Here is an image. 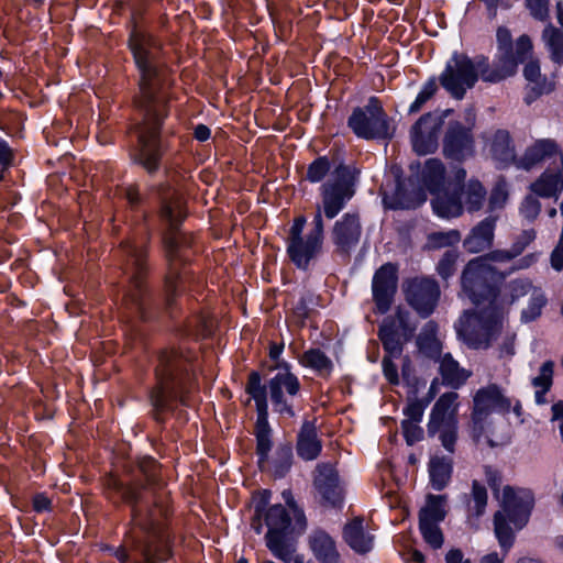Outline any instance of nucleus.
Masks as SVG:
<instances>
[{"mask_svg": "<svg viewBox=\"0 0 563 563\" xmlns=\"http://www.w3.org/2000/svg\"><path fill=\"white\" fill-rule=\"evenodd\" d=\"M103 494L114 505L131 508L134 528L115 550L121 563H165L173 556L174 539L166 525L170 514L161 464L151 456L139 460L131 473L107 474L102 478Z\"/></svg>", "mask_w": 563, "mask_h": 563, "instance_id": "f257e3e1", "label": "nucleus"}, {"mask_svg": "<svg viewBox=\"0 0 563 563\" xmlns=\"http://www.w3.org/2000/svg\"><path fill=\"white\" fill-rule=\"evenodd\" d=\"M128 44L139 71L133 104L142 115L136 125L137 143L132 159L154 175L166 152L161 133L169 115L170 71L164 59L163 45L153 34L133 27Z\"/></svg>", "mask_w": 563, "mask_h": 563, "instance_id": "f03ea898", "label": "nucleus"}, {"mask_svg": "<svg viewBox=\"0 0 563 563\" xmlns=\"http://www.w3.org/2000/svg\"><path fill=\"white\" fill-rule=\"evenodd\" d=\"M157 190L161 196L159 217L168 224L164 234L168 265L164 294L165 305L169 310L191 279V272L186 266V262L188 261L187 251L192 245L194 236L180 231V224L187 217L181 196L176 191L169 192V187L165 184H161Z\"/></svg>", "mask_w": 563, "mask_h": 563, "instance_id": "7ed1b4c3", "label": "nucleus"}, {"mask_svg": "<svg viewBox=\"0 0 563 563\" xmlns=\"http://www.w3.org/2000/svg\"><path fill=\"white\" fill-rule=\"evenodd\" d=\"M155 379L148 393L155 421L163 423L165 416L173 412L178 404L185 407L192 405L190 395L196 389V378L189 357L181 350L166 349L158 354Z\"/></svg>", "mask_w": 563, "mask_h": 563, "instance_id": "20e7f679", "label": "nucleus"}, {"mask_svg": "<svg viewBox=\"0 0 563 563\" xmlns=\"http://www.w3.org/2000/svg\"><path fill=\"white\" fill-rule=\"evenodd\" d=\"M485 482L492 489L495 498L499 499L500 509L493 516L494 533L499 547L505 553L514 547L516 531L523 529L530 519L534 507V496L531 490L503 487V474L492 465H484Z\"/></svg>", "mask_w": 563, "mask_h": 563, "instance_id": "39448f33", "label": "nucleus"}, {"mask_svg": "<svg viewBox=\"0 0 563 563\" xmlns=\"http://www.w3.org/2000/svg\"><path fill=\"white\" fill-rule=\"evenodd\" d=\"M517 71V63L510 53L504 54L490 65L488 57L475 58L464 53H454L439 77L442 88L455 100L464 99L481 78L486 82H499Z\"/></svg>", "mask_w": 563, "mask_h": 563, "instance_id": "423d86ee", "label": "nucleus"}, {"mask_svg": "<svg viewBox=\"0 0 563 563\" xmlns=\"http://www.w3.org/2000/svg\"><path fill=\"white\" fill-rule=\"evenodd\" d=\"M272 493L264 489L258 494V499L254 506V515L251 519V527L257 533H262L263 527H267L265 542L272 554L289 563L291 561L292 549L288 543V538L292 533H302L296 527V519L288 509L282 504L269 506Z\"/></svg>", "mask_w": 563, "mask_h": 563, "instance_id": "0eeeda50", "label": "nucleus"}, {"mask_svg": "<svg viewBox=\"0 0 563 563\" xmlns=\"http://www.w3.org/2000/svg\"><path fill=\"white\" fill-rule=\"evenodd\" d=\"M510 397L506 395L505 389L496 383H490L478 388L473 395L467 431L474 443L481 444L484 440L486 444L494 449L503 445L505 442H497L486 434L489 423V417L493 412L506 416L510 412Z\"/></svg>", "mask_w": 563, "mask_h": 563, "instance_id": "6e6552de", "label": "nucleus"}, {"mask_svg": "<svg viewBox=\"0 0 563 563\" xmlns=\"http://www.w3.org/2000/svg\"><path fill=\"white\" fill-rule=\"evenodd\" d=\"M126 254V269L130 272V289L124 296L125 308L143 321L148 320L146 312L150 295L146 286L148 274L146 241H126L121 243Z\"/></svg>", "mask_w": 563, "mask_h": 563, "instance_id": "1a4fd4ad", "label": "nucleus"}, {"mask_svg": "<svg viewBox=\"0 0 563 563\" xmlns=\"http://www.w3.org/2000/svg\"><path fill=\"white\" fill-rule=\"evenodd\" d=\"M504 309L501 305L481 306L465 312L457 328L459 336L474 350H486L503 330Z\"/></svg>", "mask_w": 563, "mask_h": 563, "instance_id": "9d476101", "label": "nucleus"}, {"mask_svg": "<svg viewBox=\"0 0 563 563\" xmlns=\"http://www.w3.org/2000/svg\"><path fill=\"white\" fill-rule=\"evenodd\" d=\"M506 274L494 266H485L483 260H471L464 267L461 276L463 292L476 306L501 305L499 300V284Z\"/></svg>", "mask_w": 563, "mask_h": 563, "instance_id": "9b49d317", "label": "nucleus"}, {"mask_svg": "<svg viewBox=\"0 0 563 563\" xmlns=\"http://www.w3.org/2000/svg\"><path fill=\"white\" fill-rule=\"evenodd\" d=\"M307 219L300 214L294 218L287 236V255L297 268L306 271L309 264L322 250L324 239V222L321 210H316L312 229L303 238L302 232Z\"/></svg>", "mask_w": 563, "mask_h": 563, "instance_id": "f8f14e48", "label": "nucleus"}, {"mask_svg": "<svg viewBox=\"0 0 563 563\" xmlns=\"http://www.w3.org/2000/svg\"><path fill=\"white\" fill-rule=\"evenodd\" d=\"M347 126L358 137L367 141L390 140L394 135L390 118L382 101L373 96L363 107L353 109Z\"/></svg>", "mask_w": 563, "mask_h": 563, "instance_id": "ddd939ff", "label": "nucleus"}, {"mask_svg": "<svg viewBox=\"0 0 563 563\" xmlns=\"http://www.w3.org/2000/svg\"><path fill=\"white\" fill-rule=\"evenodd\" d=\"M356 176L354 170L343 163L339 164L329 178L320 187L321 216L327 219H334L355 195Z\"/></svg>", "mask_w": 563, "mask_h": 563, "instance_id": "4468645a", "label": "nucleus"}, {"mask_svg": "<svg viewBox=\"0 0 563 563\" xmlns=\"http://www.w3.org/2000/svg\"><path fill=\"white\" fill-rule=\"evenodd\" d=\"M253 434L256 440L255 453L260 471L268 473L275 478L286 476L294 462L291 443H279L271 455L273 448V429L271 426L253 430Z\"/></svg>", "mask_w": 563, "mask_h": 563, "instance_id": "2eb2a0df", "label": "nucleus"}, {"mask_svg": "<svg viewBox=\"0 0 563 563\" xmlns=\"http://www.w3.org/2000/svg\"><path fill=\"white\" fill-rule=\"evenodd\" d=\"M410 312L398 306L393 314L385 317L378 328V339L384 351L398 358L404 352L405 345L413 338L416 324L411 322Z\"/></svg>", "mask_w": 563, "mask_h": 563, "instance_id": "dca6fc26", "label": "nucleus"}, {"mask_svg": "<svg viewBox=\"0 0 563 563\" xmlns=\"http://www.w3.org/2000/svg\"><path fill=\"white\" fill-rule=\"evenodd\" d=\"M406 302L422 318H429L437 309L441 288L439 283L430 276H415L406 278L401 285Z\"/></svg>", "mask_w": 563, "mask_h": 563, "instance_id": "f3484780", "label": "nucleus"}, {"mask_svg": "<svg viewBox=\"0 0 563 563\" xmlns=\"http://www.w3.org/2000/svg\"><path fill=\"white\" fill-rule=\"evenodd\" d=\"M338 460L317 463L312 472V483L320 494L323 505L340 507L344 500V488L338 470Z\"/></svg>", "mask_w": 563, "mask_h": 563, "instance_id": "a211bd4d", "label": "nucleus"}, {"mask_svg": "<svg viewBox=\"0 0 563 563\" xmlns=\"http://www.w3.org/2000/svg\"><path fill=\"white\" fill-rule=\"evenodd\" d=\"M277 368L284 371L277 373L268 382V389L272 404L275 408V411H277L278 413L287 415L288 417H294L295 411L292 409V406L287 401L283 389H285L286 394L289 397H294L300 391V382L298 377L290 372L288 363L277 362L274 366L269 367V371Z\"/></svg>", "mask_w": 563, "mask_h": 563, "instance_id": "6ab92c4d", "label": "nucleus"}, {"mask_svg": "<svg viewBox=\"0 0 563 563\" xmlns=\"http://www.w3.org/2000/svg\"><path fill=\"white\" fill-rule=\"evenodd\" d=\"M398 285V268L393 263L382 265L372 280L375 312L385 314L391 308Z\"/></svg>", "mask_w": 563, "mask_h": 563, "instance_id": "aec40b11", "label": "nucleus"}, {"mask_svg": "<svg viewBox=\"0 0 563 563\" xmlns=\"http://www.w3.org/2000/svg\"><path fill=\"white\" fill-rule=\"evenodd\" d=\"M474 147L475 140L472 129L459 121L450 122L442 144L444 157L461 163L474 154Z\"/></svg>", "mask_w": 563, "mask_h": 563, "instance_id": "412c9836", "label": "nucleus"}, {"mask_svg": "<svg viewBox=\"0 0 563 563\" xmlns=\"http://www.w3.org/2000/svg\"><path fill=\"white\" fill-rule=\"evenodd\" d=\"M362 232L360 213L346 212L334 222L331 239L339 253L349 254L360 243Z\"/></svg>", "mask_w": 563, "mask_h": 563, "instance_id": "4be33fe9", "label": "nucleus"}, {"mask_svg": "<svg viewBox=\"0 0 563 563\" xmlns=\"http://www.w3.org/2000/svg\"><path fill=\"white\" fill-rule=\"evenodd\" d=\"M442 121L432 113H426L411 128V142L413 150L426 155L433 153L438 147V133Z\"/></svg>", "mask_w": 563, "mask_h": 563, "instance_id": "5701e85b", "label": "nucleus"}, {"mask_svg": "<svg viewBox=\"0 0 563 563\" xmlns=\"http://www.w3.org/2000/svg\"><path fill=\"white\" fill-rule=\"evenodd\" d=\"M459 394L455 391H446L442 394L430 413L428 422V433L430 437L437 434V431L442 426L459 423L457 421V407H459Z\"/></svg>", "mask_w": 563, "mask_h": 563, "instance_id": "b1692460", "label": "nucleus"}, {"mask_svg": "<svg viewBox=\"0 0 563 563\" xmlns=\"http://www.w3.org/2000/svg\"><path fill=\"white\" fill-rule=\"evenodd\" d=\"M499 216L489 214L472 228L463 241V246L468 253H481L494 244L495 229Z\"/></svg>", "mask_w": 563, "mask_h": 563, "instance_id": "393cba45", "label": "nucleus"}, {"mask_svg": "<svg viewBox=\"0 0 563 563\" xmlns=\"http://www.w3.org/2000/svg\"><path fill=\"white\" fill-rule=\"evenodd\" d=\"M553 157H559L560 163H563V153L560 145L552 139H540L526 148L523 155L518 161V167L530 170Z\"/></svg>", "mask_w": 563, "mask_h": 563, "instance_id": "a878e982", "label": "nucleus"}, {"mask_svg": "<svg viewBox=\"0 0 563 563\" xmlns=\"http://www.w3.org/2000/svg\"><path fill=\"white\" fill-rule=\"evenodd\" d=\"M383 202L387 209H416L427 200L422 188L408 190L406 185L399 180L395 183L393 191H383Z\"/></svg>", "mask_w": 563, "mask_h": 563, "instance_id": "bb28decb", "label": "nucleus"}, {"mask_svg": "<svg viewBox=\"0 0 563 563\" xmlns=\"http://www.w3.org/2000/svg\"><path fill=\"white\" fill-rule=\"evenodd\" d=\"M245 391L254 399L256 405L257 418L254 424V430L269 427L267 387L262 384V378L258 372L253 371L249 374Z\"/></svg>", "mask_w": 563, "mask_h": 563, "instance_id": "cd10ccee", "label": "nucleus"}, {"mask_svg": "<svg viewBox=\"0 0 563 563\" xmlns=\"http://www.w3.org/2000/svg\"><path fill=\"white\" fill-rule=\"evenodd\" d=\"M343 539L358 554H366L374 547L375 537L365 529L364 518L355 517L345 523Z\"/></svg>", "mask_w": 563, "mask_h": 563, "instance_id": "c85d7f7f", "label": "nucleus"}, {"mask_svg": "<svg viewBox=\"0 0 563 563\" xmlns=\"http://www.w3.org/2000/svg\"><path fill=\"white\" fill-rule=\"evenodd\" d=\"M529 190L537 197L556 199L563 190V163L556 169H545L533 183Z\"/></svg>", "mask_w": 563, "mask_h": 563, "instance_id": "c756f323", "label": "nucleus"}, {"mask_svg": "<svg viewBox=\"0 0 563 563\" xmlns=\"http://www.w3.org/2000/svg\"><path fill=\"white\" fill-rule=\"evenodd\" d=\"M439 324L429 320L423 324L416 338L418 353L430 361H438L443 354V343L438 336Z\"/></svg>", "mask_w": 563, "mask_h": 563, "instance_id": "7c9ffc66", "label": "nucleus"}, {"mask_svg": "<svg viewBox=\"0 0 563 563\" xmlns=\"http://www.w3.org/2000/svg\"><path fill=\"white\" fill-rule=\"evenodd\" d=\"M523 76L529 82L530 92L526 97L528 103L536 100L542 95H548L555 89L554 78H549L541 74L540 63L538 59H530L523 68Z\"/></svg>", "mask_w": 563, "mask_h": 563, "instance_id": "2f4dec72", "label": "nucleus"}, {"mask_svg": "<svg viewBox=\"0 0 563 563\" xmlns=\"http://www.w3.org/2000/svg\"><path fill=\"white\" fill-rule=\"evenodd\" d=\"M296 450L303 461H313L321 454L322 441L313 421H303L297 434Z\"/></svg>", "mask_w": 563, "mask_h": 563, "instance_id": "473e14b6", "label": "nucleus"}, {"mask_svg": "<svg viewBox=\"0 0 563 563\" xmlns=\"http://www.w3.org/2000/svg\"><path fill=\"white\" fill-rule=\"evenodd\" d=\"M435 362L439 363V375L442 384L450 388H461L473 375L472 371L462 367L451 353L443 354Z\"/></svg>", "mask_w": 563, "mask_h": 563, "instance_id": "72a5a7b5", "label": "nucleus"}, {"mask_svg": "<svg viewBox=\"0 0 563 563\" xmlns=\"http://www.w3.org/2000/svg\"><path fill=\"white\" fill-rule=\"evenodd\" d=\"M309 547L321 563H339L340 554L335 541L324 530H314L309 537Z\"/></svg>", "mask_w": 563, "mask_h": 563, "instance_id": "f704fd0d", "label": "nucleus"}, {"mask_svg": "<svg viewBox=\"0 0 563 563\" xmlns=\"http://www.w3.org/2000/svg\"><path fill=\"white\" fill-rule=\"evenodd\" d=\"M463 203V211L475 213L483 209L487 199V190L478 179H470L457 190Z\"/></svg>", "mask_w": 563, "mask_h": 563, "instance_id": "c9c22d12", "label": "nucleus"}, {"mask_svg": "<svg viewBox=\"0 0 563 563\" xmlns=\"http://www.w3.org/2000/svg\"><path fill=\"white\" fill-rule=\"evenodd\" d=\"M434 198L431 201L433 211L441 218L451 219L457 218L463 214V203L457 190L449 191L441 189L433 194Z\"/></svg>", "mask_w": 563, "mask_h": 563, "instance_id": "e433bc0d", "label": "nucleus"}, {"mask_svg": "<svg viewBox=\"0 0 563 563\" xmlns=\"http://www.w3.org/2000/svg\"><path fill=\"white\" fill-rule=\"evenodd\" d=\"M430 484L433 489H444L452 478L453 459L445 455H433L428 464Z\"/></svg>", "mask_w": 563, "mask_h": 563, "instance_id": "4c0bfd02", "label": "nucleus"}, {"mask_svg": "<svg viewBox=\"0 0 563 563\" xmlns=\"http://www.w3.org/2000/svg\"><path fill=\"white\" fill-rule=\"evenodd\" d=\"M467 517L479 519L486 512L488 493L486 486L478 479H473L471 492L465 496Z\"/></svg>", "mask_w": 563, "mask_h": 563, "instance_id": "58836bf2", "label": "nucleus"}, {"mask_svg": "<svg viewBox=\"0 0 563 563\" xmlns=\"http://www.w3.org/2000/svg\"><path fill=\"white\" fill-rule=\"evenodd\" d=\"M446 495H427L426 505L419 510V523H440L448 514Z\"/></svg>", "mask_w": 563, "mask_h": 563, "instance_id": "ea45409f", "label": "nucleus"}, {"mask_svg": "<svg viewBox=\"0 0 563 563\" xmlns=\"http://www.w3.org/2000/svg\"><path fill=\"white\" fill-rule=\"evenodd\" d=\"M299 363L308 368H311L322 377H329L333 369V363L331 358L320 349H309L305 351Z\"/></svg>", "mask_w": 563, "mask_h": 563, "instance_id": "a19ab883", "label": "nucleus"}, {"mask_svg": "<svg viewBox=\"0 0 563 563\" xmlns=\"http://www.w3.org/2000/svg\"><path fill=\"white\" fill-rule=\"evenodd\" d=\"M421 176L426 188L431 194H435L443 187L445 166L438 158H429L424 164Z\"/></svg>", "mask_w": 563, "mask_h": 563, "instance_id": "79ce46f5", "label": "nucleus"}, {"mask_svg": "<svg viewBox=\"0 0 563 563\" xmlns=\"http://www.w3.org/2000/svg\"><path fill=\"white\" fill-rule=\"evenodd\" d=\"M542 41L550 52L551 59L563 65V30L548 23L542 31Z\"/></svg>", "mask_w": 563, "mask_h": 563, "instance_id": "37998d69", "label": "nucleus"}, {"mask_svg": "<svg viewBox=\"0 0 563 563\" xmlns=\"http://www.w3.org/2000/svg\"><path fill=\"white\" fill-rule=\"evenodd\" d=\"M492 153L501 162L515 161V147L507 131L499 130L495 133L492 142Z\"/></svg>", "mask_w": 563, "mask_h": 563, "instance_id": "c03bdc74", "label": "nucleus"}, {"mask_svg": "<svg viewBox=\"0 0 563 563\" xmlns=\"http://www.w3.org/2000/svg\"><path fill=\"white\" fill-rule=\"evenodd\" d=\"M509 198V192L507 189V184L505 180H498L494 187L492 188L489 196L486 200H488V211L490 214H494L495 211L501 210L505 208Z\"/></svg>", "mask_w": 563, "mask_h": 563, "instance_id": "a18cd8bd", "label": "nucleus"}, {"mask_svg": "<svg viewBox=\"0 0 563 563\" xmlns=\"http://www.w3.org/2000/svg\"><path fill=\"white\" fill-rule=\"evenodd\" d=\"M331 162L328 156H319L308 165L306 180L310 183H320L329 174Z\"/></svg>", "mask_w": 563, "mask_h": 563, "instance_id": "49530a36", "label": "nucleus"}, {"mask_svg": "<svg viewBox=\"0 0 563 563\" xmlns=\"http://www.w3.org/2000/svg\"><path fill=\"white\" fill-rule=\"evenodd\" d=\"M461 241V233L459 230H450L446 232H431L428 234V244L432 249H441L452 246Z\"/></svg>", "mask_w": 563, "mask_h": 563, "instance_id": "de8ad7c7", "label": "nucleus"}, {"mask_svg": "<svg viewBox=\"0 0 563 563\" xmlns=\"http://www.w3.org/2000/svg\"><path fill=\"white\" fill-rule=\"evenodd\" d=\"M423 540L432 548L440 549L443 545L444 537L439 523H419Z\"/></svg>", "mask_w": 563, "mask_h": 563, "instance_id": "09e8293b", "label": "nucleus"}, {"mask_svg": "<svg viewBox=\"0 0 563 563\" xmlns=\"http://www.w3.org/2000/svg\"><path fill=\"white\" fill-rule=\"evenodd\" d=\"M438 91V84L435 81V78L429 79L421 91L418 93L416 100L411 103L409 108V113H417L419 112L423 106L431 100Z\"/></svg>", "mask_w": 563, "mask_h": 563, "instance_id": "8fccbe9b", "label": "nucleus"}, {"mask_svg": "<svg viewBox=\"0 0 563 563\" xmlns=\"http://www.w3.org/2000/svg\"><path fill=\"white\" fill-rule=\"evenodd\" d=\"M283 498L286 503L288 511H290L294 519H296V527L299 529V531H305L307 528V518L303 510L297 505L291 490H284Z\"/></svg>", "mask_w": 563, "mask_h": 563, "instance_id": "3c124183", "label": "nucleus"}, {"mask_svg": "<svg viewBox=\"0 0 563 563\" xmlns=\"http://www.w3.org/2000/svg\"><path fill=\"white\" fill-rule=\"evenodd\" d=\"M459 423L442 426L438 431L442 446L451 454L455 452Z\"/></svg>", "mask_w": 563, "mask_h": 563, "instance_id": "603ef678", "label": "nucleus"}, {"mask_svg": "<svg viewBox=\"0 0 563 563\" xmlns=\"http://www.w3.org/2000/svg\"><path fill=\"white\" fill-rule=\"evenodd\" d=\"M459 258V254L455 251H446L437 265L438 274L443 278L448 279L455 273V266Z\"/></svg>", "mask_w": 563, "mask_h": 563, "instance_id": "864d4df0", "label": "nucleus"}, {"mask_svg": "<svg viewBox=\"0 0 563 563\" xmlns=\"http://www.w3.org/2000/svg\"><path fill=\"white\" fill-rule=\"evenodd\" d=\"M553 371L554 362L547 361L540 367L539 375L532 379V386L534 388H547L551 389L553 384Z\"/></svg>", "mask_w": 563, "mask_h": 563, "instance_id": "5fc2aeb1", "label": "nucleus"}, {"mask_svg": "<svg viewBox=\"0 0 563 563\" xmlns=\"http://www.w3.org/2000/svg\"><path fill=\"white\" fill-rule=\"evenodd\" d=\"M538 198L536 195H528L521 203L520 212L530 221L536 220L541 212V203Z\"/></svg>", "mask_w": 563, "mask_h": 563, "instance_id": "6e6d98bb", "label": "nucleus"}, {"mask_svg": "<svg viewBox=\"0 0 563 563\" xmlns=\"http://www.w3.org/2000/svg\"><path fill=\"white\" fill-rule=\"evenodd\" d=\"M537 232L534 229L523 230L510 246L515 257L521 255L525 250L536 240Z\"/></svg>", "mask_w": 563, "mask_h": 563, "instance_id": "4d7b16f0", "label": "nucleus"}, {"mask_svg": "<svg viewBox=\"0 0 563 563\" xmlns=\"http://www.w3.org/2000/svg\"><path fill=\"white\" fill-rule=\"evenodd\" d=\"M311 301L310 296H301L296 305L292 308V317L299 325H305V322L310 314L312 313V309L309 308V302Z\"/></svg>", "mask_w": 563, "mask_h": 563, "instance_id": "13d9d810", "label": "nucleus"}, {"mask_svg": "<svg viewBox=\"0 0 563 563\" xmlns=\"http://www.w3.org/2000/svg\"><path fill=\"white\" fill-rule=\"evenodd\" d=\"M478 260H483L485 266H493L492 263H508L515 257L510 249L508 250H494L484 255L477 256Z\"/></svg>", "mask_w": 563, "mask_h": 563, "instance_id": "bf43d9fd", "label": "nucleus"}, {"mask_svg": "<svg viewBox=\"0 0 563 563\" xmlns=\"http://www.w3.org/2000/svg\"><path fill=\"white\" fill-rule=\"evenodd\" d=\"M549 2L550 0H526V5L536 20L547 22L550 18Z\"/></svg>", "mask_w": 563, "mask_h": 563, "instance_id": "052dcab7", "label": "nucleus"}, {"mask_svg": "<svg viewBox=\"0 0 563 563\" xmlns=\"http://www.w3.org/2000/svg\"><path fill=\"white\" fill-rule=\"evenodd\" d=\"M419 422L402 420L401 429L408 445H413L422 439L423 430L418 426Z\"/></svg>", "mask_w": 563, "mask_h": 563, "instance_id": "680f3d73", "label": "nucleus"}, {"mask_svg": "<svg viewBox=\"0 0 563 563\" xmlns=\"http://www.w3.org/2000/svg\"><path fill=\"white\" fill-rule=\"evenodd\" d=\"M427 407V402H423V400L415 399L405 407L404 415L407 417L406 420H410L413 422H420L424 408Z\"/></svg>", "mask_w": 563, "mask_h": 563, "instance_id": "e2e57ef3", "label": "nucleus"}, {"mask_svg": "<svg viewBox=\"0 0 563 563\" xmlns=\"http://www.w3.org/2000/svg\"><path fill=\"white\" fill-rule=\"evenodd\" d=\"M532 47L531 38L528 35L519 36L516 43V52L514 53L516 63H522L532 51Z\"/></svg>", "mask_w": 563, "mask_h": 563, "instance_id": "0e129e2a", "label": "nucleus"}, {"mask_svg": "<svg viewBox=\"0 0 563 563\" xmlns=\"http://www.w3.org/2000/svg\"><path fill=\"white\" fill-rule=\"evenodd\" d=\"M14 162V151L7 141L0 137V173L8 170Z\"/></svg>", "mask_w": 563, "mask_h": 563, "instance_id": "69168bd1", "label": "nucleus"}, {"mask_svg": "<svg viewBox=\"0 0 563 563\" xmlns=\"http://www.w3.org/2000/svg\"><path fill=\"white\" fill-rule=\"evenodd\" d=\"M395 356H390L386 353V355L383 357L382 365H383V372L385 378L391 384V385H398L399 384V376H398V369L396 364L393 362V358Z\"/></svg>", "mask_w": 563, "mask_h": 563, "instance_id": "338daca9", "label": "nucleus"}, {"mask_svg": "<svg viewBox=\"0 0 563 563\" xmlns=\"http://www.w3.org/2000/svg\"><path fill=\"white\" fill-rule=\"evenodd\" d=\"M497 41L499 44V47L504 49V54L510 53L514 56V52L511 48V33L506 27H499L497 30ZM501 56V54L499 55Z\"/></svg>", "mask_w": 563, "mask_h": 563, "instance_id": "774afa93", "label": "nucleus"}]
</instances>
